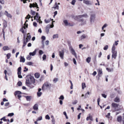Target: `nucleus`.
Here are the masks:
<instances>
[{
    "label": "nucleus",
    "instance_id": "f257e3e1",
    "mask_svg": "<svg viewBox=\"0 0 124 124\" xmlns=\"http://www.w3.org/2000/svg\"><path fill=\"white\" fill-rule=\"evenodd\" d=\"M29 33H28L27 34V37L25 39V35H24L23 39V47H24L26 45L27 42H29L31 38V35H29Z\"/></svg>",
    "mask_w": 124,
    "mask_h": 124
},
{
    "label": "nucleus",
    "instance_id": "f03ea898",
    "mask_svg": "<svg viewBox=\"0 0 124 124\" xmlns=\"http://www.w3.org/2000/svg\"><path fill=\"white\" fill-rule=\"evenodd\" d=\"M51 87V84L49 83L46 82L42 86V90L49 89Z\"/></svg>",
    "mask_w": 124,
    "mask_h": 124
},
{
    "label": "nucleus",
    "instance_id": "7ed1b4c3",
    "mask_svg": "<svg viewBox=\"0 0 124 124\" xmlns=\"http://www.w3.org/2000/svg\"><path fill=\"white\" fill-rule=\"evenodd\" d=\"M111 52L112 58L115 59L117 56V51L116 50V49H111Z\"/></svg>",
    "mask_w": 124,
    "mask_h": 124
},
{
    "label": "nucleus",
    "instance_id": "20e7f679",
    "mask_svg": "<svg viewBox=\"0 0 124 124\" xmlns=\"http://www.w3.org/2000/svg\"><path fill=\"white\" fill-rule=\"evenodd\" d=\"M40 18V17L39 16L38 13H36V15L34 17V20H36L37 22H39V23H42V21L41 20Z\"/></svg>",
    "mask_w": 124,
    "mask_h": 124
},
{
    "label": "nucleus",
    "instance_id": "39448f33",
    "mask_svg": "<svg viewBox=\"0 0 124 124\" xmlns=\"http://www.w3.org/2000/svg\"><path fill=\"white\" fill-rule=\"evenodd\" d=\"M26 83L27 85L30 87V88H32L34 87V85L31 82L29 79L28 78L27 79Z\"/></svg>",
    "mask_w": 124,
    "mask_h": 124
},
{
    "label": "nucleus",
    "instance_id": "423d86ee",
    "mask_svg": "<svg viewBox=\"0 0 124 124\" xmlns=\"http://www.w3.org/2000/svg\"><path fill=\"white\" fill-rule=\"evenodd\" d=\"M88 16L87 14H85L82 15H79L76 16L75 18V20H77V18L78 19H81L83 17L87 18L88 17Z\"/></svg>",
    "mask_w": 124,
    "mask_h": 124
},
{
    "label": "nucleus",
    "instance_id": "0eeeda50",
    "mask_svg": "<svg viewBox=\"0 0 124 124\" xmlns=\"http://www.w3.org/2000/svg\"><path fill=\"white\" fill-rule=\"evenodd\" d=\"M95 17V14H92L90 15V21L91 23L94 22Z\"/></svg>",
    "mask_w": 124,
    "mask_h": 124
},
{
    "label": "nucleus",
    "instance_id": "6e6552de",
    "mask_svg": "<svg viewBox=\"0 0 124 124\" xmlns=\"http://www.w3.org/2000/svg\"><path fill=\"white\" fill-rule=\"evenodd\" d=\"M77 20H78L80 23V24L81 25H84L86 23V21L82 18L81 19H78L77 18Z\"/></svg>",
    "mask_w": 124,
    "mask_h": 124
},
{
    "label": "nucleus",
    "instance_id": "1a4fd4ad",
    "mask_svg": "<svg viewBox=\"0 0 124 124\" xmlns=\"http://www.w3.org/2000/svg\"><path fill=\"white\" fill-rule=\"evenodd\" d=\"M69 49L71 53L73 55H74L75 57L77 58V55L74 49L71 46H70L69 47Z\"/></svg>",
    "mask_w": 124,
    "mask_h": 124
},
{
    "label": "nucleus",
    "instance_id": "9d476101",
    "mask_svg": "<svg viewBox=\"0 0 124 124\" xmlns=\"http://www.w3.org/2000/svg\"><path fill=\"white\" fill-rule=\"evenodd\" d=\"M63 22L66 26H72L73 25L71 24L70 23H68L67 20H63Z\"/></svg>",
    "mask_w": 124,
    "mask_h": 124
},
{
    "label": "nucleus",
    "instance_id": "9b49d317",
    "mask_svg": "<svg viewBox=\"0 0 124 124\" xmlns=\"http://www.w3.org/2000/svg\"><path fill=\"white\" fill-rule=\"evenodd\" d=\"M59 56L61 59H63L64 56V52L62 50L61 51H59Z\"/></svg>",
    "mask_w": 124,
    "mask_h": 124
},
{
    "label": "nucleus",
    "instance_id": "f8f14e48",
    "mask_svg": "<svg viewBox=\"0 0 124 124\" xmlns=\"http://www.w3.org/2000/svg\"><path fill=\"white\" fill-rule=\"evenodd\" d=\"M84 3L87 5H92L93 4V3L92 1L86 0L85 1Z\"/></svg>",
    "mask_w": 124,
    "mask_h": 124
},
{
    "label": "nucleus",
    "instance_id": "ddd939ff",
    "mask_svg": "<svg viewBox=\"0 0 124 124\" xmlns=\"http://www.w3.org/2000/svg\"><path fill=\"white\" fill-rule=\"evenodd\" d=\"M97 72H98V75L99 77H101L102 74V69L99 68L97 70Z\"/></svg>",
    "mask_w": 124,
    "mask_h": 124
},
{
    "label": "nucleus",
    "instance_id": "4468645a",
    "mask_svg": "<svg viewBox=\"0 0 124 124\" xmlns=\"http://www.w3.org/2000/svg\"><path fill=\"white\" fill-rule=\"evenodd\" d=\"M29 7L30 8H31L32 7H36L37 8H39L38 7V5L37 3L36 2L35 3H33V4L30 3L29 6Z\"/></svg>",
    "mask_w": 124,
    "mask_h": 124
},
{
    "label": "nucleus",
    "instance_id": "2eb2a0df",
    "mask_svg": "<svg viewBox=\"0 0 124 124\" xmlns=\"http://www.w3.org/2000/svg\"><path fill=\"white\" fill-rule=\"evenodd\" d=\"M119 42L118 40L116 41L113 44V46H112V49H116V47L115 46H117L118 44V42Z\"/></svg>",
    "mask_w": 124,
    "mask_h": 124
},
{
    "label": "nucleus",
    "instance_id": "dca6fc26",
    "mask_svg": "<svg viewBox=\"0 0 124 124\" xmlns=\"http://www.w3.org/2000/svg\"><path fill=\"white\" fill-rule=\"evenodd\" d=\"M26 22H25V23L24 24V26L22 27L20 30V31H21L23 33H24V31L23 30L24 29H25V26H26V27H28V24H27L26 25H26Z\"/></svg>",
    "mask_w": 124,
    "mask_h": 124
},
{
    "label": "nucleus",
    "instance_id": "f3484780",
    "mask_svg": "<svg viewBox=\"0 0 124 124\" xmlns=\"http://www.w3.org/2000/svg\"><path fill=\"white\" fill-rule=\"evenodd\" d=\"M4 14L8 18H11L12 17V16L11 15L8 13V12L6 11H5Z\"/></svg>",
    "mask_w": 124,
    "mask_h": 124
},
{
    "label": "nucleus",
    "instance_id": "a211bd4d",
    "mask_svg": "<svg viewBox=\"0 0 124 124\" xmlns=\"http://www.w3.org/2000/svg\"><path fill=\"white\" fill-rule=\"evenodd\" d=\"M122 117L121 116L119 115L117 116V118L116 120L118 122L120 123H121L122 121Z\"/></svg>",
    "mask_w": 124,
    "mask_h": 124
},
{
    "label": "nucleus",
    "instance_id": "6ab92c4d",
    "mask_svg": "<svg viewBox=\"0 0 124 124\" xmlns=\"http://www.w3.org/2000/svg\"><path fill=\"white\" fill-rule=\"evenodd\" d=\"M29 79L33 85H34V83L35 82V80L34 77L32 76H31L30 77V79Z\"/></svg>",
    "mask_w": 124,
    "mask_h": 124
},
{
    "label": "nucleus",
    "instance_id": "aec40b11",
    "mask_svg": "<svg viewBox=\"0 0 124 124\" xmlns=\"http://www.w3.org/2000/svg\"><path fill=\"white\" fill-rule=\"evenodd\" d=\"M37 49H35L34 51L33 52H30L29 53V55H31L32 56H34L35 55L36 53V52L37 51Z\"/></svg>",
    "mask_w": 124,
    "mask_h": 124
},
{
    "label": "nucleus",
    "instance_id": "412c9836",
    "mask_svg": "<svg viewBox=\"0 0 124 124\" xmlns=\"http://www.w3.org/2000/svg\"><path fill=\"white\" fill-rule=\"evenodd\" d=\"M89 119H90L91 120L93 121V119L92 118V116H91L90 114H89V116H87L86 118V120L87 121H88Z\"/></svg>",
    "mask_w": 124,
    "mask_h": 124
},
{
    "label": "nucleus",
    "instance_id": "4be33fe9",
    "mask_svg": "<svg viewBox=\"0 0 124 124\" xmlns=\"http://www.w3.org/2000/svg\"><path fill=\"white\" fill-rule=\"evenodd\" d=\"M111 106L113 108H116L118 107V105L116 103H112Z\"/></svg>",
    "mask_w": 124,
    "mask_h": 124
},
{
    "label": "nucleus",
    "instance_id": "5701e85b",
    "mask_svg": "<svg viewBox=\"0 0 124 124\" xmlns=\"http://www.w3.org/2000/svg\"><path fill=\"white\" fill-rule=\"evenodd\" d=\"M50 28V25H47L46 28V31L47 34H48L49 32V29Z\"/></svg>",
    "mask_w": 124,
    "mask_h": 124
},
{
    "label": "nucleus",
    "instance_id": "b1692460",
    "mask_svg": "<svg viewBox=\"0 0 124 124\" xmlns=\"http://www.w3.org/2000/svg\"><path fill=\"white\" fill-rule=\"evenodd\" d=\"M3 49L4 51L9 50L10 49V48L7 46H4Z\"/></svg>",
    "mask_w": 124,
    "mask_h": 124
},
{
    "label": "nucleus",
    "instance_id": "393cba45",
    "mask_svg": "<svg viewBox=\"0 0 124 124\" xmlns=\"http://www.w3.org/2000/svg\"><path fill=\"white\" fill-rule=\"evenodd\" d=\"M22 93L19 91H15L14 93V94L16 96L18 95H19L21 94Z\"/></svg>",
    "mask_w": 124,
    "mask_h": 124
},
{
    "label": "nucleus",
    "instance_id": "a878e982",
    "mask_svg": "<svg viewBox=\"0 0 124 124\" xmlns=\"http://www.w3.org/2000/svg\"><path fill=\"white\" fill-rule=\"evenodd\" d=\"M26 99V100L27 101H30L31 99V97L30 96H25Z\"/></svg>",
    "mask_w": 124,
    "mask_h": 124
},
{
    "label": "nucleus",
    "instance_id": "bb28decb",
    "mask_svg": "<svg viewBox=\"0 0 124 124\" xmlns=\"http://www.w3.org/2000/svg\"><path fill=\"white\" fill-rule=\"evenodd\" d=\"M33 108L34 110H38V104H35L33 107Z\"/></svg>",
    "mask_w": 124,
    "mask_h": 124
},
{
    "label": "nucleus",
    "instance_id": "cd10ccee",
    "mask_svg": "<svg viewBox=\"0 0 124 124\" xmlns=\"http://www.w3.org/2000/svg\"><path fill=\"white\" fill-rule=\"evenodd\" d=\"M114 101L116 102H119L120 101V99L118 97H116L114 99Z\"/></svg>",
    "mask_w": 124,
    "mask_h": 124
},
{
    "label": "nucleus",
    "instance_id": "c85d7f7f",
    "mask_svg": "<svg viewBox=\"0 0 124 124\" xmlns=\"http://www.w3.org/2000/svg\"><path fill=\"white\" fill-rule=\"evenodd\" d=\"M25 62V59L23 57L21 56L20 58V62Z\"/></svg>",
    "mask_w": 124,
    "mask_h": 124
},
{
    "label": "nucleus",
    "instance_id": "c756f323",
    "mask_svg": "<svg viewBox=\"0 0 124 124\" xmlns=\"http://www.w3.org/2000/svg\"><path fill=\"white\" fill-rule=\"evenodd\" d=\"M54 8L55 9H59V6L57 5V2H55V3L54 5Z\"/></svg>",
    "mask_w": 124,
    "mask_h": 124
},
{
    "label": "nucleus",
    "instance_id": "7c9ffc66",
    "mask_svg": "<svg viewBox=\"0 0 124 124\" xmlns=\"http://www.w3.org/2000/svg\"><path fill=\"white\" fill-rule=\"evenodd\" d=\"M3 25L4 28H6L7 26V22L5 20H4L3 21Z\"/></svg>",
    "mask_w": 124,
    "mask_h": 124
},
{
    "label": "nucleus",
    "instance_id": "2f4dec72",
    "mask_svg": "<svg viewBox=\"0 0 124 124\" xmlns=\"http://www.w3.org/2000/svg\"><path fill=\"white\" fill-rule=\"evenodd\" d=\"M34 75L35 78H39L40 75L39 73H36Z\"/></svg>",
    "mask_w": 124,
    "mask_h": 124
},
{
    "label": "nucleus",
    "instance_id": "473e14b6",
    "mask_svg": "<svg viewBox=\"0 0 124 124\" xmlns=\"http://www.w3.org/2000/svg\"><path fill=\"white\" fill-rule=\"evenodd\" d=\"M87 36L85 34H83L82 35L81 37V39H85L87 37Z\"/></svg>",
    "mask_w": 124,
    "mask_h": 124
},
{
    "label": "nucleus",
    "instance_id": "72a5a7b5",
    "mask_svg": "<svg viewBox=\"0 0 124 124\" xmlns=\"http://www.w3.org/2000/svg\"><path fill=\"white\" fill-rule=\"evenodd\" d=\"M108 25L107 24L105 23L103 25V26L102 27V30H103V31L104 32H105V30H104V28L106 27Z\"/></svg>",
    "mask_w": 124,
    "mask_h": 124
},
{
    "label": "nucleus",
    "instance_id": "f704fd0d",
    "mask_svg": "<svg viewBox=\"0 0 124 124\" xmlns=\"http://www.w3.org/2000/svg\"><path fill=\"white\" fill-rule=\"evenodd\" d=\"M106 69L108 72L112 71L113 70V69L112 68L110 69L107 68H106Z\"/></svg>",
    "mask_w": 124,
    "mask_h": 124
},
{
    "label": "nucleus",
    "instance_id": "c9c22d12",
    "mask_svg": "<svg viewBox=\"0 0 124 124\" xmlns=\"http://www.w3.org/2000/svg\"><path fill=\"white\" fill-rule=\"evenodd\" d=\"M58 37V35L57 34L54 35L53 36V38L54 39L57 38Z\"/></svg>",
    "mask_w": 124,
    "mask_h": 124
},
{
    "label": "nucleus",
    "instance_id": "e433bc0d",
    "mask_svg": "<svg viewBox=\"0 0 124 124\" xmlns=\"http://www.w3.org/2000/svg\"><path fill=\"white\" fill-rule=\"evenodd\" d=\"M21 67H20L18 68V73L17 74H21Z\"/></svg>",
    "mask_w": 124,
    "mask_h": 124
},
{
    "label": "nucleus",
    "instance_id": "4c0bfd02",
    "mask_svg": "<svg viewBox=\"0 0 124 124\" xmlns=\"http://www.w3.org/2000/svg\"><path fill=\"white\" fill-rule=\"evenodd\" d=\"M33 63L31 62H28L26 63V64L28 65H32Z\"/></svg>",
    "mask_w": 124,
    "mask_h": 124
},
{
    "label": "nucleus",
    "instance_id": "58836bf2",
    "mask_svg": "<svg viewBox=\"0 0 124 124\" xmlns=\"http://www.w3.org/2000/svg\"><path fill=\"white\" fill-rule=\"evenodd\" d=\"M91 58L90 57H88L86 59V61L88 63H89L91 61Z\"/></svg>",
    "mask_w": 124,
    "mask_h": 124
},
{
    "label": "nucleus",
    "instance_id": "ea45409f",
    "mask_svg": "<svg viewBox=\"0 0 124 124\" xmlns=\"http://www.w3.org/2000/svg\"><path fill=\"white\" fill-rule=\"evenodd\" d=\"M110 113H108L107 115H106V117L108 119H109L110 118Z\"/></svg>",
    "mask_w": 124,
    "mask_h": 124
},
{
    "label": "nucleus",
    "instance_id": "a19ab883",
    "mask_svg": "<svg viewBox=\"0 0 124 124\" xmlns=\"http://www.w3.org/2000/svg\"><path fill=\"white\" fill-rule=\"evenodd\" d=\"M42 94V93L41 92H38L37 93V95L39 97H40L41 95Z\"/></svg>",
    "mask_w": 124,
    "mask_h": 124
},
{
    "label": "nucleus",
    "instance_id": "79ce46f5",
    "mask_svg": "<svg viewBox=\"0 0 124 124\" xmlns=\"http://www.w3.org/2000/svg\"><path fill=\"white\" fill-rule=\"evenodd\" d=\"M31 13L32 15H35L36 14V12L35 11L32 10H31Z\"/></svg>",
    "mask_w": 124,
    "mask_h": 124
},
{
    "label": "nucleus",
    "instance_id": "37998d69",
    "mask_svg": "<svg viewBox=\"0 0 124 124\" xmlns=\"http://www.w3.org/2000/svg\"><path fill=\"white\" fill-rule=\"evenodd\" d=\"M86 87L85 84V83H82V88L83 89Z\"/></svg>",
    "mask_w": 124,
    "mask_h": 124
},
{
    "label": "nucleus",
    "instance_id": "c03bdc74",
    "mask_svg": "<svg viewBox=\"0 0 124 124\" xmlns=\"http://www.w3.org/2000/svg\"><path fill=\"white\" fill-rule=\"evenodd\" d=\"M45 118L46 119L49 120L50 119V118L49 116L48 115H47L46 116Z\"/></svg>",
    "mask_w": 124,
    "mask_h": 124
},
{
    "label": "nucleus",
    "instance_id": "a18cd8bd",
    "mask_svg": "<svg viewBox=\"0 0 124 124\" xmlns=\"http://www.w3.org/2000/svg\"><path fill=\"white\" fill-rule=\"evenodd\" d=\"M58 80V78H55L53 80V81L54 83H56Z\"/></svg>",
    "mask_w": 124,
    "mask_h": 124
},
{
    "label": "nucleus",
    "instance_id": "49530a36",
    "mask_svg": "<svg viewBox=\"0 0 124 124\" xmlns=\"http://www.w3.org/2000/svg\"><path fill=\"white\" fill-rule=\"evenodd\" d=\"M5 117H4L2 118H1L0 119V120L1 121H2V120H3L4 121H7V119H6L5 118Z\"/></svg>",
    "mask_w": 124,
    "mask_h": 124
},
{
    "label": "nucleus",
    "instance_id": "de8ad7c7",
    "mask_svg": "<svg viewBox=\"0 0 124 124\" xmlns=\"http://www.w3.org/2000/svg\"><path fill=\"white\" fill-rule=\"evenodd\" d=\"M30 56V55H28L26 57V59L27 60H30L31 59V57Z\"/></svg>",
    "mask_w": 124,
    "mask_h": 124
},
{
    "label": "nucleus",
    "instance_id": "09e8293b",
    "mask_svg": "<svg viewBox=\"0 0 124 124\" xmlns=\"http://www.w3.org/2000/svg\"><path fill=\"white\" fill-rule=\"evenodd\" d=\"M76 2V0H73L71 2V3L72 5H75V3Z\"/></svg>",
    "mask_w": 124,
    "mask_h": 124
},
{
    "label": "nucleus",
    "instance_id": "8fccbe9b",
    "mask_svg": "<svg viewBox=\"0 0 124 124\" xmlns=\"http://www.w3.org/2000/svg\"><path fill=\"white\" fill-rule=\"evenodd\" d=\"M59 99L60 100H63L64 99V97L63 95H62L60 96Z\"/></svg>",
    "mask_w": 124,
    "mask_h": 124
},
{
    "label": "nucleus",
    "instance_id": "3c124183",
    "mask_svg": "<svg viewBox=\"0 0 124 124\" xmlns=\"http://www.w3.org/2000/svg\"><path fill=\"white\" fill-rule=\"evenodd\" d=\"M42 119V116H41L40 117H39L37 119V121H40Z\"/></svg>",
    "mask_w": 124,
    "mask_h": 124
},
{
    "label": "nucleus",
    "instance_id": "603ef678",
    "mask_svg": "<svg viewBox=\"0 0 124 124\" xmlns=\"http://www.w3.org/2000/svg\"><path fill=\"white\" fill-rule=\"evenodd\" d=\"M51 21V20L50 19H48L47 20H46V19H45V22L46 23H47L50 22Z\"/></svg>",
    "mask_w": 124,
    "mask_h": 124
},
{
    "label": "nucleus",
    "instance_id": "864d4df0",
    "mask_svg": "<svg viewBox=\"0 0 124 124\" xmlns=\"http://www.w3.org/2000/svg\"><path fill=\"white\" fill-rule=\"evenodd\" d=\"M77 102L78 101L77 100H75L72 102V104H76Z\"/></svg>",
    "mask_w": 124,
    "mask_h": 124
},
{
    "label": "nucleus",
    "instance_id": "5fc2aeb1",
    "mask_svg": "<svg viewBox=\"0 0 124 124\" xmlns=\"http://www.w3.org/2000/svg\"><path fill=\"white\" fill-rule=\"evenodd\" d=\"M22 84V82L20 81H19L17 83V85L19 86H21V85Z\"/></svg>",
    "mask_w": 124,
    "mask_h": 124
},
{
    "label": "nucleus",
    "instance_id": "6e6d98bb",
    "mask_svg": "<svg viewBox=\"0 0 124 124\" xmlns=\"http://www.w3.org/2000/svg\"><path fill=\"white\" fill-rule=\"evenodd\" d=\"M108 46L107 45H106L103 48L104 50H106L108 49Z\"/></svg>",
    "mask_w": 124,
    "mask_h": 124
},
{
    "label": "nucleus",
    "instance_id": "4d7b16f0",
    "mask_svg": "<svg viewBox=\"0 0 124 124\" xmlns=\"http://www.w3.org/2000/svg\"><path fill=\"white\" fill-rule=\"evenodd\" d=\"M0 3L2 4H4L5 3L4 0H0Z\"/></svg>",
    "mask_w": 124,
    "mask_h": 124
},
{
    "label": "nucleus",
    "instance_id": "13d9d810",
    "mask_svg": "<svg viewBox=\"0 0 124 124\" xmlns=\"http://www.w3.org/2000/svg\"><path fill=\"white\" fill-rule=\"evenodd\" d=\"M14 115V114L13 113H9L8 116H13Z\"/></svg>",
    "mask_w": 124,
    "mask_h": 124
},
{
    "label": "nucleus",
    "instance_id": "bf43d9fd",
    "mask_svg": "<svg viewBox=\"0 0 124 124\" xmlns=\"http://www.w3.org/2000/svg\"><path fill=\"white\" fill-rule=\"evenodd\" d=\"M51 121L53 124H55V120L54 118L52 119Z\"/></svg>",
    "mask_w": 124,
    "mask_h": 124
},
{
    "label": "nucleus",
    "instance_id": "052dcab7",
    "mask_svg": "<svg viewBox=\"0 0 124 124\" xmlns=\"http://www.w3.org/2000/svg\"><path fill=\"white\" fill-rule=\"evenodd\" d=\"M39 53V54L41 55L43 54V52L41 50H40Z\"/></svg>",
    "mask_w": 124,
    "mask_h": 124
},
{
    "label": "nucleus",
    "instance_id": "680f3d73",
    "mask_svg": "<svg viewBox=\"0 0 124 124\" xmlns=\"http://www.w3.org/2000/svg\"><path fill=\"white\" fill-rule=\"evenodd\" d=\"M10 54L8 53L7 55V57L8 59H9L10 58Z\"/></svg>",
    "mask_w": 124,
    "mask_h": 124
},
{
    "label": "nucleus",
    "instance_id": "e2e57ef3",
    "mask_svg": "<svg viewBox=\"0 0 124 124\" xmlns=\"http://www.w3.org/2000/svg\"><path fill=\"white\" fill-rule=\"evenodd\" d=\"M42 58L43 60H45L46 58V55L45 54H44L43 55Z\"/></svg>",
    "mask_w": 124,
    "mask_h": 124
},
{
    "label": "nucleus",
    "instance_id": "0e129e2a",
    "mask_svg": "<svg viewBox=\"0 0 124 124\" xmlns=\"http://www.w3.org/2000/svg\"><path fill=\"white\" fill-rule=\"evenodd\" d=\"M81 113H80L79 114L78 116V119H80V115L81 114Z\"/></svg>",
    "mask_w": 124,
    "mask_h": 124
},
{
    "label": "nucleus",
    "instance_id": "69168bd1",
    "mask_svg": "<svg viewBox=\"0 0 124 124\" xmlns=\"http://www.w3.org/2000/svg\"><path fill=\"white\" fill-rule=\"evenodd\" d=\"M31 17V16H30L29 14H28L27 16L25 18L26 19L27 18L28 19H29Z\"/></svg>",
    "mask_w": 124,
    "mask_h": 124
},
{
    "label": "nucleus",
    "instance_id": "338daca9",
    "mask_svg": "<svg viewBox=\"0 0 124 124\" xmlns=\"http://www.w3.org/2000/svg\"><path fill=\"white\" fill-rule=\"evenodd\" d=\"M9 104V102H8L6 103L5 104V106H8Z\"/></svg>",
    "mask_w": 124,
    "mask_h": 124
},
{
    "label": "nucleus",
    "instance_id": "774afa93",
    "mask_svg": "<svg viewBox=\"0 0 124 124\" xmlns=\"http://www.w3.org/2000/svg\"><path fill=\"white\" fill-rule=\"evenodd\" d=\"M123 118L122 120V121L123 122V124H124V113L123 114Z\"/></svg>",
    "mask_w": 124,
    "mask_h": 124
}]
</instances>
